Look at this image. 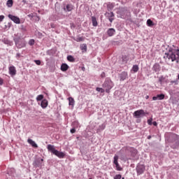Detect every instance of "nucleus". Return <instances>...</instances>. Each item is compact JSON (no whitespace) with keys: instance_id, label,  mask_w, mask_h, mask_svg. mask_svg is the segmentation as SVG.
I'll use <instances>...</instances> for the list:
<instances>
[{"instance_id":"nucleus-1","label":"nucleus","mask_w":179,"mask_h":179,"mask_svg":"<svg viewBox=\"0 0 179 179\" xmlns=\"http://www.w3.org/2000/svg\"><path fill=\"white\" fill-rule=\"evenodd\" d=\"M164 58H168L171 59V62L175 61L178 64L179 62V48H176V46L173 45L172 48H169L168 52L165 53Z\"/></svg>"},{"instance_id":"nucleus-2","label":"nucleus","mask_w":179,"mask_h":179,"mask_svg":"<svg viewBox=\"0 0 179 179\" xmlns=\"http://www.w3.org/2000/svg\"><path fill=\"white\" fill-rule=\"evenodd\" d=\"M47 149L48 152H50V153H52V155H55V156H57L59 159H64V157H65V152L58 151V150L55 149V145L49 144L47 146Z\"/></svg>"},{"instance_id":"nucleus-3","label":"nucleus","mask_w":179,"mask_h":179,"mask_svg":"<svg viewBox=\"0 0 179 179\" xmlns=\"http://www.w3.org/2000/svg\"><path fill=\"white\" fill-rule=\"evenodd\" d=\"M102 87L105 89L106 93H110V90L114 87V83L111 79L107 78L102 85Z\"/></svg>"},{"instance_id":"nucleus-4","label":"nucleus","mask_w":179,"mask_h":179,"mask_svg":"<svg viewBox=\"0 0 179 179\" xmlns=\"http://www.w3.org/2000/svg\"><path fill=\"white\" fill-rule=\"evenodd\" d=\"M128 15V8L127 7L120 8L117 12V17L120 19H125Z\"/></svg>"},{"instance_id":"nucleus-5","label":"nucleus","mask_w":179,"mask_h":179,"mask_svg":"<svg viewBox=\"0 0 179 179\" xmlns=\"http://www.w3.org/2000/svg\"><path fill=\"white\" fill-rule=\"evenodd\" d=\"M133 115L134 118H143V117H146V113H145V110L143 109L136 110Z\"/></svg>"},{"instance_id":"nucleus-6","label":"nucleus","mask_w":179,"mask_h":179,"mask_svg":"<svg viewBox=\"0 0 179 179\" xmlns=\"http://www.w3.org/2000/svg\"><path fill=\"white\" fill-rule=\"evenodd\" d=\"M8 17L12 20V22H13L14 23H15L16 24H20V18H19L17 16H15L12 14H9L8 15Z\"/></svg>"},{"instance_id":"nucleus-7","label":"nucleus","mask_w":179,"mask_h":179,"mask_svg":"<svg viewBox=\"0 0 179 179\" xmlns=\"http://www.w3.org/2000/svg\"><path fill=\"white\" fill-rule=\"evenodd\" d=\"M118 159H119L118 155H115L113 157V164L115 165V167L117 171H121V170H122V168H121V166H120V164H118Z\"/></svg>"},{"instance_id":"nucleus-8","label":"nucleus","mask_w":179,"mask_h":179,"mask_svg":"<svg viewBox=\"0 0 179 179\" xmlns=\"http://www.w3.org/2000/svg\"><path fill=\"white\" fill-rule=\"evenodd\" d=\"M15 46L17 48H24L26 47V41H17V39L15 41Z\"/></svg>"},{"instance_id":"nucleus-9","label":"nucleus","mask_w":179,"mask_h":179,"mask_svg":"<svg viewBox=\"0 0 179 179\" xmlns=\"http://www.w3.org/2000/svg\"><path fill=\"white\" fill-rule=\"evenodd\" d=\"M136 171L138 176H141V174H143V172L145 171V165L138 164L136 166Z\"/></svg>"},{"instance_id":"nucleus-10","label":"nucleus","mask_w":179,"mask_h":179,"mask_svg":"<svg viewBox=\"0 0 179 179\" xmlns=\"http://www.w3.org/2000/svg\"><path fill=\"white\" fill-rule=\"evenodd\" d=\"M105 16H106V17L108 18V20L110 23H113V22L114 21V13L113 12H110V13H105Z\"/></svg>"},{"instance_id":"nucleus-11","label":"nucleus","mask_w":179,"mask_h":179,"mask_svg":"<svg viewBox=\"0 0 179 179\" xmlns=\"http://www.w3.org/2000/svg\"><path fill=\"white\" fill-rule=\"evenodd\" d=\"M120 80L121 82L125 80V79L128 78V73L127 71H123L119 75Z\"/></svg>"},{"instance_id":"nucleus-12","label":"nucleus","mask_w":179,"mask_h":179,"mask_svg":"<svg viewBox=\"0 0 179 179\" xmlns=\"http://www.w3.org/2000/svg\"><path fill=\"white\" fill-rule=\"evenodd\" d=\"M43 162H44V159L41 158H37L34 162V166H36V167H41Z\"/></svg>"},{"instance_id":"nucleus-13","label":"nucleus","mask_w":179,"mask_h":179,"mask_svg":"<svg viewBox=\"0 0 179 179\" xmlns=\"http://www.w3.org/2000/svg\"><path fill=\"white\" fill-rule=\"evenodd\" d=\"M8 72H9V75H10V76H15L16 75V67H15L14 66H10L8 68Z\"/></svg>"},{"instance_id":"nucleus-14","label":"nucleus","mask_w":179,"mask_h":179,"mask_svg":"<svg viewBox=\"0 0 179 179\" xmlns=\"http://www.w3.org/2000/svg\"><path fill=\"white\" fill-rule=\"evenodd\" d=\"M164 94H157L156 96L152 97V100L155 101H156V100H164Z\"/></svg>"},{"instance_id":"nucleus-15","label":"nucleus","mask_w":179,"mask_h":179,"mask_svg":"<svg viewBox=\"0 0 179 179\" xmlns=\"http://www.w3.org/2000/svg\"><path fill=\"white\" fill-rule=\"evenodd\" d=\"M107 34L109 37H113L115 34V29L114 28H109L107 31Z\"/></svg>"},{"instance_id":"nucleus-16","label":"nucleus","mask_w":179,"mask_h":179,"mask_svg":"<svg viewBox=\"0 0 179 179\" xmlns=\"http://www.w3.org/2000/svg\"><path fill=\"white\" fill-rule=\"evenodd\" d=\"M27 142H28V143H29V145H31L32 148H38V145H37V143H36V142L34 141L29 138L27 140Z\"/></svg>"},{"instance_id":"nucleus-17","label":"nucleus","mask_w":179,"mask_h":179,"mask_svg":"<svg viewBox=\"0 0 179 179\" xmlns=\"http://www.w3.org/2000/svg\"><path fill=\"white\" fill-rule=\"evenodd\" d=\"M48 106V101L47 99H43L41 103V106L42 108H47V106Z\"/></svg>"},{"instance_id":"nucleus-18","label":"nucleus","mask_w":179,"mask_h":179,"mask_svg":"<svg viewBox=\"0 0 179 179\" xmlns=\"http://www.w3.org/2000/svg\"><path fill=\"white\" fill-rule=\"evenodd\" d=\"M2 41L4 44H6L7 45H13V41L8 38H4Z\"/></svg>"},{"instance_id":"nucleus-19","label":"nucleus","mask_w":179,"mask_h":179,"mask_svg":"<svg viewBox=\"0 0 179 179\" xmlns=\"http://www.w3.org/2000/svg\"><path fill=\"white\" fill-rule=\"evenodd\" d=\"M69 69V66H68V64H62L61 66V71H62L63 72H66V71H68Z\"/></svg>"},{"instance_id":"nucleus-20","label":"nucleus","mask_w":179,"mask_h":179,"mask_svg":"<svg viewBox=\"0 0 179 179\" xmlns=\"http://www.w3.org/2000/svg\"><path fill=\"white\" fill-rule=\"evenodd\" d=\"M72 9H73V6H72L71 4H67L66 8H64V10L66 12H71Z\"/></svg>"},{"instance_id":"nucleus-21","label":"nucleus","mask_w":179,"mask_h":179,"mask_svg":"<svg viewBox=\"0 0 179 179\" xmlns=\"http://www.w3.org/2000/svg\"><path fill=\"white\" fill-rule=\"evenodd\" d=\"M152 71H154V72H159V71H160V65L155 64L152 67Z\"/></svg>"},{"instance_id":"nucleus-22","label":"nucleus","mask_w":179,"mask_h":179,"mask_svg":"<svg viewBox=\"0 0 179 179\" xmlns=\"http://www.w3.org/2000/svg\"><path fill=\"white\" fill-rule=\"evenodd\" d=\"M92 25L94 26V27H97V20L96 18V17L92 16Z\"/></svg>"},{"instance_id":"nucleus-23","label":"nucleus","mask_w":179,"mask_h":179,"mask_svg":"<svg viewBox=\"0 0 179 179\" xmlns=\"http://www.w3.org/2000/svg\"><path fill=\"white\" fill-rule=\"evenodd\" d=\"M69 106H72V107L75 106V99L73 98L69 97Z\"/></svg>"},{"instance_id":"nucleus-24","label":"nucleus","mask_w":179,"mask_h":179,"mask_svg":"<svg viewBox=\"0 0 179 179\" xmlns=\"http://www.w3.org/2000/svg\"><path fill=\"white\" fill-rule=\"evenodd\" d=\"M112 9H114V4H113L112 3H108L107 10H108V12H111Z\"/></svg>"},{"instance_id":"nucleus-25","label":"nucleus","mask_w":179,"mask_h":179,"mask_svg":"<svg viewBox=\"0 0 179 179\" xmlns=\"http://www.w3.org/2000/svg\"><path fill=\"white\" fill-rule=\"evenodd\" d=\"M6 5L8 8H12V6H13V0H8Z\"/></svg>"},{"instance_id":"nucleus-26","label":"nucleus","mask_w":179,"mask_h":179,"mask_svg":"<svg viewBox=\"0 0 179 179\" xmlns=\"http://www.w3.org/2000/svg\"><path fill=\"white\" fill-rule=\"evenodd\" d=\"M131 71H133L134 73L138 72L139 71V66L138 65H134Z\"/></svg>"},{"instance_id":"nucleus-27","label":"nucleus","mask_w":179,"mask_h":179,"mask_svg":"<svg viewBox=\"0 0 179 179\" xmlns=\"http://www.w3.org/2000/svg\"><path fill=\"white\" fill-rule=\"evenodd\" d=\"M14 43H16V41H22V37L19 36V34L16 35V37L13 38Z\"/></svg>"},{"instance_id":"nucleus-28","label":"nucleus","mask_w":179,"mask_h":179,"mask_svg":"<svg viewBox=\"0 0 179 179\" xmlns=\"http://www.w3.org/2000/svg\"><path fill=\"white\" fill-rule=\"evenodd\" d=\"M67 59L69 62H75V58L72 55L67 56Z\"/></svg>"},{"instance_id":"nucleus-29","label":"nucleus","mask_w":179,"mask_h":179,"mask_svg":"<svg viewBox=\"0 0 179 179\" xmlns=\"http://www.w3.org/2000/svg\"><path fill=\"white\" fill-rule=\"evenodd\" d=\"M72 125H73V128H79V122L78 121H75L72 123Z\"/></svg>"},{"instance_id":"nucleus-30","label":"nucleus","mask_w":179,"mask_h":179,"mask_svg":"<svg viewBox=\"0 0 179 179\" xmlns=\"http://www.w3.org/2000/svg\"><path fill=\"white\" fill-rule=\"evenodd\" d=\"M147 25H148L149 27H152V26L154 25L153 21H152L150 19L148 20H147Z\"/></svg>"},{"instance_id":"nucleus-31","label":"nucleus","mask_w":179,"mask_h":179,"mask_svg":"<svg viewBox=\"0 0 179 179\" xmlns=\"http://www.w3.org/2000/svg\"><path fill=\"white\" fill-rule=\"evenodd\" d=\"M96 92H99V93H104L106 92V90H104V88H101V87H96Z\"/></svg>"},{"instance_id":"nucleus-32","label":"nucleus","mask_w":179,"mask_h":179,"mask_svg":"<svg viewBox=\"0 0 179 179\" xmlns=\"http://www.w3.org/2000/svg\"><path fill=\"white\" fill-rule=\"evenodd\" d=\"M43 99H44V95L43 94L38 95L36 97V100L38 101H41V100H43Z\"/></svg>"},{"instance_id":"nucleus-33","label":"nucleus","mask_w":179,"mask_h":179,"mask_svg":"<svg viewBox=\"0 0 179 179\" xmlns=\"http://www.w3.org/2000/svg\"><path fill=\"white\" fill-rule=\"evenodd\" d=\"M34 39H30L28 42V44H29V45H34Z\"/></svg>"},{"instance_id":"nucleus-34","label":"nucleus","mask_w":179,"mask_h":179,"mask_svg":"<svg viewBox=\"0 0 179 179\" xmlns=\"http://www.w3.org/2000/svg\"><path fill=\"white\" fill-rule=\"evenodd\" d=\"M122 61L123 62H128V57L127 55L122 56Z\"/></svg>"},{"instance_id":"nucleus-35","label":"nucleus","mask_w":179,"mask_h":179,"mask_svg":"<svg viewBox=\"0 0 179 179\" xmlns=\"http://www.w3.org/2000/svg\"><path fill=\"white\" fill-rule=\"evenodd\" d=\"M81 50H84L85 51H86L87 50V46L86 45V44L83 45L81 46Z\"/></svg>"},{"instance_id":"nucleus-36","label":"nucleus","mask_w":179,"mask_h":179,"mask_svg":"<svg viewBox=\"0 0 179 179\" xmlns=\"http://www.w3.org/2000/svg\"><path fill=\"white\" fill-rule=\"evenodd\" d=\"M122 178V176L118 174L114 176L113 179H121Z\"/></svg>"},{"instance_id":"nucleus-37","label":"nucleus","mask_w":179,"mask_h":179,"mask_svg":"<svg viewBox=\"0 0 179 179\" xmlns=\"http://www.w3.org/2000/svg\"><path fill=\"white\" fill-rule=\"evenodd\" d=\"M152 121H153V119H152V118H150V119H149V120H148L147 122H148V125H152Z\"/></svg>"},{"instance_id":"nucleus-38","label":"nucleus","mask_w":179,"mask_h":179,"mask_svg":"<svg viewBox=\"0 0 179 179\" xmlns=\"http://www.w3.org/2000/svg\"><path fill=\"white\" fill-rule=\"evenodd\" d=\"M34 62L36 65H41V61L40 60H34Z\"/></svg>"},{"instance_id":"nucleus-39","label":"nucleus","mask_w":179,"mask_h":179,"mask_svg":"<svg viewBox=\"0 0 179 179\" xmlns=\"http://www.w3.org/2000/svg\"><path fill=\"white\" fill-rule=\"evenodd\" d=\"M131 150L134 153L133 156H134L135 155H136V153H138V151L135 148H132Z\"/></svg>"},{"instance_id":"nucleus-40","label":"nucleus","mask_w":179,"mask_h":179,"mask_svg":"<svg viewBox=\"0 0 179 179\" xmlns=\"http://www.w3.org/2000/svg\"><path fill=\"white\" fill-rule=\"evenodd\" d=\"M76 128L73 127L71 130L70 132L71 134H75L76 132V130L75 129Z\"/></svg>"},{"instance_id":"nucleus-41","label":"nucleus","mask_w":179,"mask_h":179,"mask_svg":"<svg viewBox=\"0 0 179 179\" xmlns=\"http://www.w3.org/2000/svg\"><path fill=\"white\" fill-rule=\"evenodd\" d=\"M83 41V38H82V37L77 38L76 40V41H78V42H80Z\"/></svg>"},{"instance_id":"nucleus-42","label":"nucleus","mask_w":179,"mask_h":179,"mask_svg":"<svg viewBox=\"0 0 179 179\" xmlns=\"http://www.w3.org/2000/svg\"><path fill=\"white\" fill-rule=\"evenodd\" d=\"M3 19H5V16L0 15V23H1V22H3Z\"/></svg>"},{"instance_id":"nucleus-43","label":"nucleus","mask_w":179,"mask_h":179,"mask_svg":"<svg viewBox=\"0 0 179 179\" xmlns=\"http://www.w3.org/2000/svg\"><path fill=\"white\" fill-rule=\"evenodd\" d=\"M0 85H1V86H2V85H3V79H2L1 77H0Z\"/></svg>"},{"instance_id":"nucleus-44","label":"nucleus","mask_w":179,"mask_h":179,"mask_svg":"<svg viewBox=\"0 0 179 179\" xmlns=\"http://www.w3.org/2000/svg\"><path fill=\"white\" fill-rule=\"evenodd\" d=\"M101 76L102 78H106V73L104 72L101 73Z\"/></svg>"},{"instance_id":"nucleus-45","label":"nucleus","mask_w":179,"mask_h":179,"mask_svg":"<svg viewBox=\"0 0 179 179\" xmlns=\"http://www.w3.org/2000/svg\"><path fill=\"white\" fill-rule=\"evenodd\" d=\"M152 125H154V127H157V122H153Z\"/></svg>"},{"instance_id":"nucleus-46","label":"nucleus","mask_w":179,"mask_h":179,"mask_svg":"<svg viewBox=\"0 0 179 179\" xmlns=\"http://www.w3.org/2000/svg\"><path fill=\"white\" fill-rule=\"evenodd\" d=\"M34 17L33 14L28 15V17H30L31 19H33Z\"/></svg>"},{"instance_id":"nucleus-47","label":"nucleus","mask_w":179,"mask_h":179,"mask_svg":"<svg viewBox=\"0 0 179 179\" xmlns=\"http://www.w3.org/2000/svg\"><path fill=\"white\" fill-rule=\"evenodd\" d=\"M50 52H51V51L50 50H48L46 52L47 55H51V53H50Z\"/></svg>"},{"instance_id":"nucleus-48","label":"nucleus","mask_w":179,"mask_h":179,"mask_svg":"<svg viewBox=\"0 0 179 179\" xmlns=\"http://www.w3.org/2000/svg\"><path fill=\"white\" fill-rule=\"evenodd\" d=\"M16 58H20V53L16 54Z\"/></svg>"},{"instance_id":"nucleus-49","label":"nucleus","mask_w":179,"mask_h":179,"mask_svg":"<svg viewBox=\"0 0 179 179\" xmlns=\"http://www.w3.org/2000/svg\"><path fill=\"white\" fill-rule=\"evenodd\" d=\"M101 127L102 129H104L106 128V125H104V124H102Z\"/></svg>"},{"instance_id":"nucleus-50","label":"nucleus","mask_w":179,"mask_h":179,"mask_svg":"<svg viewBox=\"0 0 179 179\" xmlns=\"http://www.w3.org/2000/svg\"><path fill=\"white\" fill-rule=\"evenodd\" d=\"M151 138H152L151 136H148V139H150Z\"/></svg>"},{"instance_id":"nucleus-51","label":"nucleus","mask_w":179,"mask_h":179,"mask_svg":"<svg viewBox=\"0 0 179 179\" xmlns=\"http://www.w3.org/2000/svg\"><path fill=\"white\" fill-rule=\"evenodd\" d=\"M23 3H26V0H22Z\"/></svg>"},{"instance_id":"nucleus-52","label":"nucleus","mask_w":179,"mask_h":179,"mask_svg":"<svg viewBox=\"0 0 179 179\" xmlns=\"http://www.w3.org/2000/svg\"><path fill=\"white\" fill-rule=\"evenodd\" d=\"M85 67H82V71H85Z\"/></svg>"},{"instance_id":"nucleus-53","label":"nucleus","mask_w":179,"mask_h":179,"mask_svg":"<svg viewBox=\"0 0 179 179\" xmlns=\"http://www.w3.org/2000/svg\"><path fill=\"white\" fill-rule=\"evenodd\" d=\"M145 99H149V96L147 95V96H145Z\"/></svg>"},{"instance_id":"nucleus-54","label":"nucleus","mask_w":179,"mask_h":179,"mask_svg":"<svg viewBox=\"0 0 179 179\" xmlns=\"http://www.w3.org/2000/svg\"><path fill=\"white\" fill-rule=\"evenodd\" d=\"M172 83H176V81H172Z\"/></svg>"},{"instance_id":"nucleus-55","label":"nucleus","mask_w":179,"mask_h":179,"mask_svg":"<svg viewBox=\"0 0 179 179\" xmlns=\"http://www.w3.org/2000/svg\"><path fill=\"white\" fill-rule=\"evenodd\" d=\"M174 137L177 136L176 135H173Z\"/></svg>"},{"instance_id":"nucleus-56","label":"nucleus","mask_w":179,"mask_h":179,"mask_svg":"<svg viewBox=\"0 0 179 179\" xmlns=\"http://www.w3.org/2000/svg\"><path fill=\"white\" fill-rule=\"evenodd\" d=\"M121 179H125V178H122Z\"/></svg>"},{"instance_id":"nucleus-57","label":"nucleus","mask_w":179,"mask_h":179,"mask_svg":"<svg viewBox=\"0 0 179 179\" xmlns=\"http://www.w3.org/2000/svg\"><path fill=\"white\" fill-rule=\"evenodd\" d=\"M90 179H92V178H90Z\"/></svg>"}]
</instances>
